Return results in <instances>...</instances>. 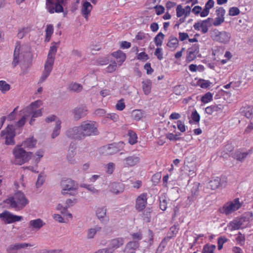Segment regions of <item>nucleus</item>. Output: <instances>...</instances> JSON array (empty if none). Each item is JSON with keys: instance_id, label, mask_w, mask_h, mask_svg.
<instances>
[{"instance_id": "nucleus-13", "label": "nucleus", "mask_w": 253, "mask_h": 253, "mask_svg": "<svg viewBox=\"0 0 253 253\" xmlns=\"http://www.w3.org/2000/svg\"><path fill=\"white\" fill-rule=\"evenodd\" d=\"M141 161L140 154H133L130 155L122 160L123 165L124 167H133L138 165Z\"/></svg>"}, {"instance_id": "nucleus-5", "label": "nucleus", "mask_w": 253, "mask_h": 253, "mask_svg": "<svg viewBox=\"0 0 253 253\" xmlns=\"http://www.w3.org/2000/svg\"><path fill=\"white\" fill-rule=\"evenodd\" d=\"M61 193L62 195H75L78 189L76 182L71 179H63L61 182Z\"/></svg>"}, {"instance_id": "nucleus-49", "label": "nucleus", "mask_w": 253, "mask_h": 253, "mask_svg": "<svg viewBox=\"0 0 253 253\" xmlns=\"http://www.w3.org/2000/svg\"><path fill=\"white\" fill-rule=\"evenodd\" d=\"M57 50V46L56 43H53L50 46L47 57H53L55 58V56Z\"/></svg>"}, {"instance_id": "nucleus-29", "label": "nucleus", "mask_w": 253, "mask_h": 253, "mask_svg": "<svg viewBox=\"0 0 253 253\" xmlns=\"http://www.w3.org/2000/svg\"><path fill=\"white\" fill-rule=\"evenodd\" d=\"M198 51V49L196 46L189 48L187 51L186 61L190 62L194 60L196 58Z\"/></svg>"}, {"instance_id": "nucleus-16", "label": "nucleus", "mask_w": 253, "mask_h": 253, "mask_svg": "<svg viewBox=\"0 0 253 253\" xmlns=\"http://www.w3.org/2000/svg\"><path fill=\"white\" fill-rule=\"evenodd\" d=\"M191 8L190 6L187 5L183 8L181 4H178L176 8V16L177 17H181L184 16V18H180L179 21L180 23L184 22L185 18L188 17L191 13Z\"/></svg>"}, {"instance_id": "nucleus-22", "label": "nucleus", "mask_w": 253, "mask_h": 253, "mask_svg": "<svg viewBox=\"0 0 253 253\" xmlns=\"http://www.w3.org/2000/svg\"><path fill=\"white\" fill-rule=\"evenodd\" d=\"M37 140L33 136H31L26 138L20 145L23 148L32 149L36 147Z\"/></svg>"}, {"instance_id": "nucleus-60", "label": "nucleus", "mask_w": 253, "mask_h": 253, "mask_svg": "<svg viewBox=\"0 0 253 253\" xmlns=\"http://www.w3.org/2000/svg\"><path fill=\"white\" fill-rule=\"evenodd\" d=\"M228 229L230 231H233L237 229V220H234L230 222L228 225Z\"/></svg>"}, {"instance_id": "nucleus-64", "label": "nucleus", "mask_w": 253, "mask_h": 253, "mask_svg": "<svg viewBox=\"0 0 253 253\" xmlns=\"http://www.w3.org/2000/svg\"><path fill=\"white\" fill-rule=\"evenodd\" d=\"M52 218L54 220L58 221L59 223L65 222L63 217L59 214H53L52 215Z\"/></svg>"}, {"instance_id": "nucleus-12", "label": "nucleus", "mask_w": 253, "mask_h": 253, "mask_svg": "<svg viewBox=\"0 0 253 253\" xmlns=\"http://www.w3.org/2000/svg\"><path fill=\"white\" fill-rule=\"evenodd\" d=\"M237 209V198L225 203L222 208L219 209L220 213L225 215H229Z\"/></svg>"}, {"instance_id": "nucleus-32", "label": "nucleus", "mask_w": 253, "mask_h": 253, "mask_svg": "<svg viewBox=\"0 0 253 253\" xmlns=\"http://www.w3.org/2000/svg\"><path fill=\"white\" fill-rule=\"evenodd\" d=\"M112 55L118 60V64L119 66H121L122 63L126 59V54L121 50H118L116 52H114L112 53Z\"/></svg>"}, {"instance_id": "nucleus-57", "label": "nucleus", "mask_w": 253, "mask_h": 253, "mask_svg": "<svg viewBox=\"0 0 253 253\" xmlns=\"http://www.w3.org/2000/svg\"><path fill=\"white\" fill-rule=\"evenodd\" d=\"M198 84L201 88H206L210 86L211 83L207 80H200L198 82Z\"/></svg>"}, {"instance_id": "nucleus-33", "label": "nucleus", "mask_w": 253, "mask_h": 253, "mask_svg": "<svg viewBox=\"0 0 253 253\" xmlns=\"http://www.w3.org/2000/svg\"><path fill=\"white\" fill-rule=\"evenodd\" d=\"M44 150L42 149L37 150L32 155L33 161L36 164H38L44 155Z\"/></svg>"}, {"instance_id": "nucleus-28", "label": "nucleus", "mask_w": 253, "mask_h": 253, "mask_svg": "<svg viewBox=\"0 0 253 253\" xmlns=\"http://www.w3.org/2000/svg\"><path fill=\"white\" fill-rule=\"evenodd\" d=\"M223 109V107L220 105H212L207 107L205 109V112L209 115H212L214 112H221Z\"/></svg>"}, {"instance_id": "nucleus-7", "label": "nucleus", "mask_w": 253, "mask_h": 253, "mask_svg": "<svg viewBox=\"0 0 253 253\" xmlns=\"http://www.w3.org/2000/svg\"><path fill=\"white\" fill-rule=\"evenodd\" d=\"M214 2L213 0H208L204 8L199 5H196L191 9V12L195 16H200L202 18H204L209 14L210 10L214 6Z\"/></svg>"}, {"instance_id": "nucleus-63", "label": "nucleus", "mask_w": 253, "mask_h": 253, "mask_svg": "<svg viewBox=\"0 0 253 253\" xmlns=\"http://www.w3.org/2000/svg\"><path fill=\"white\" fill-rule=\"evenodd\" d=\"M125 106L123 99H121L117 102L116 108L118 110L122 111L125 109Z\"/></svg>"}, {"instance_id": "nucleus-20", "label": "nucleus", "mask_w": 253, "mask_h": 253, "mask_svg": "<svg viewBox=\"0 0 253 253\" xmlns=\"http://www.w3.org/2000/svg\"><path fill=\"white\" fill-rule=\"evenodd\" d=\"M147 201V195L142 193L139 195L136 200L135 207L139 211H142L146 206Z\"/></svg>"}, {"instance_id": "nucleus-27", "label": "nucleus", "mask_w": 253, "mask_h": 253, "mask_svg": "<svg viewBox=\"0 0 253 253\" xmlns=\"http://www.w3.org/2000/svg\"><path fill=\"white\" fill-rule=\"evenodd\" d=\"M87 109L85 106H81L75 108L73 111L74 117L79 120L85 116L87 114Z\"/></svg>"}, {"instance_id": "nucleus-39", "label": "nucleus", "mask_w": 253, "mask_h": 253, "mask_svg": "<svg viewBox=\"0 0 253 253\" xmlns=\"http://www.w3.org/2000/svg\"><path fill=\"white\" fill-rule=\"evenodd\" d=\"M10 89V85L5 81H0V91L4 94Z\"/></svg>"}, {"instance_id": "nucleus-56", "label": "nucleus", "mask_w": 253, "mask_h": 253, "mask_svg": "<svg viewBox=\"0 0 253 253\" xmlns=\"http://www.w3.org/2000/svg\"><path fill=\"white\" fill-rule=\"evenodd\" d=\"M177 128L179 130H180L181 132H184L186 130V126L184 124V122L178 120L176 122Z\"/></svg>"}, {"instance_id": "nucleus-21", "label": "nucleus", "mask_w": 253, "mask_h": 253, "mask_svg": "<svg viewBox=\"0 0 253 253\" xmlns=\"http://www.w3.org/2000/svg\"><path fill=\"white\" fill-rule=\"evenodd\" d=\"M216 17L214 19L212 23L214 26H218L221 24L224 21V15L225 10L222 7H219L216 11Z\"/></svg>"}, {"instance_id": "nucleus-19", "label": "nucleus", "mask_w": 253, "mask_h": 253, "mask_svg": "<svg viewBox=\"0 0 253 253\" xmlns=\"http://www.w3.org/2000/svg\"><path fill=\"white\" fill-rule=\"evenodd\" d=\"M253 214L251 212L243 213L238 219V229L246 227L252 220Z\"/></svg>"}, {"instance_id": "nucleus-45", "label": "nucleus", "mask_w": 253, "mask_h": 253, "mask_svg": "<svg viewBox=\"0 0 253 253\" xmlns=\"http://www.w3.org/2000/svg\"><path fill=\"white\" fill-rule=\"evenodd\" d=\"M104 168L106 173L108 174H112L114 171L115 165L114 163L112 162L109 163L105 166Z\"/></svg>"}, {"instance_id": "nucleus-48", "label": "nucleus", "mask_w": 253, "mask_h": 253, "mask_svg": "<svg viewBox=\"0 0 253 253\" xmlns=\"http://www.w3.org/2000/svg\"><path fill=\"white\" fill-rule=\"evenodd\" d=\"M69 88L70 90L76 92H80L83 89L82 85L81 84L76 83L71 84Z\"/></svg>"}, {"instance_id": "nucleus-55", "label": "nucleus", "mask_w": 253, "mask_h": 253, "mask_svg": "<svg viewBox=\"0 0 253 253\" xmlns=\"http://www.w3.org/2000/svg\"><path fill=\"white\" fill-rule=\"evenodd\" d=\"M179 134H173L172 133H168L166 134V138L170 141H177L180 139Z\"/></svg>"}, {"instance_id": "nucleus-10", "label": "nucleus", "mask_w": 253, "mask_h": 253, "mask_svg": "<svg viewBox=\"0 0 253 253\" xmlns=\"http://www.w3.org/2000/svg\"><path fill=\"white\" fill-rule=\"evenodd\" d=\"M15 128L12 125H8L4 130L1 132V137L5 139V143L6 145H14L15 144Z\"/></svg>"}, {"instance_id": "nucleus-6", "label": "nucleus", "mask_w": 253, "mask_h": 253, "mask_svg": "<svg viewBox=\"0 0 253 253\" xmlns=\"http://www.w3.org/2000/svg\"><path fill=\"white\" fill-rule=\"evenodd\" d=\"M30 52V48L26 45H20V43H17L13 53V60L12 62V65L13 67H16L18 63L22 57H24L25 54H28Z\"/></svg>"}, {"instance_id": "nucleus-34", "label": "nucleus", "mask_w": 253, "mask_h": 253, "mask_svg": "<svg viewBox=\"0 0 253 253\" xmlns=\"http://www.w3.org/2000/svg\"><path fill=\"white\" fill-rule=\"evenodd\" d=\"M178 45V39L174 37H170L169 39V40L167 43V46L171 50H175Z\"/></svg>"}, {"instance_id": "nucleus-35", "label": "nucleus", "mask_w": 253, "mask_h": 253, "mask_svg": "<svg viewBox=\"0 0 253 253\" xmlns=\"http://www.w3.org/2000/svg\"><path fill=\"white\" fill-rule=\"evenodd\" d=\"M61 121L60 120H56V125L51 134V137L55 138L58 136L60 132Z\"/></svg>"}, {"instance_id": "nucleus-38", "label": "nucleus", "mask_w": 253, "mask_h": 253, "mask_svg": "<svg viewBox=\"0 0 253 253\" xmlns=\"http://www.w3.org/2000/svg\"><path fill=\"white\" fill-rule=\"evenodd\" d=\"M219 185L220 179L218 177H216V178L210 181L208 185V187L211 190H215L217 189Z\"/></svg>"}, {"instance_id": "nucleus-9", "label": "nucleus", "mask_w": 253, "mask_h": 253, "mask_svg": "<svg viewBox=\"0 0 253 253\" xmlns=\"http://www.w3.org/2000/svg\"><path fill=\"white\" fill-rule=\"evenodd\" d=\"M23 219V216L14 214L7 211H4L0 213V220L6 224L20 221Z\"/></svg>"}, {"instance_id": "nucleus-54", "label": "nucleus", "mask_w": 253, "mask_h": 253, "mask_svg": "<svg viewBox=\"0 0 253 253\" xmlns=\"http://www.w3.org/2000/svg\"><path fill=\"white\" fill-rule=\"evenodd\" d=\"M45 179V176L42 173H40L39 175L37 182H36V186L37 187H41L43 183H44Z\"/></svg>"}, {"instance_id": "nucleus-24", "label": "nucleus", "mask_w": 253, "mask_h": 253, "mask_svg": "<svg viewBox=\"0 0 253 253\" xmlns=\"http://www.w3.org/2000/svg\"><path fill=\"white\" fill-rule=\"evenodd\" d=\"M230 39V34L225 32H217L214 37L215 41L222 43L228 42Z\"/></svg>"}, {"instance_id": "nucleus-30", "label": "nucleus", "mask_w": 253, "mask_h": 253, "mask_svg": "<svg viewBox=\"0 0 253 253\" xmlns=\"http://www.w3.org/2000/svg\"><path fill=\"white\" fill-rule=\"evenodd\" d=\"M139 247V243L138 241H132L127 243L125 248V252H132L138 249Z\"/></svg>"}, {"instance_id": "nucleus-41", "label": "nucleus", "mask_w": 253, "mask_h": 253, "mask_svg": "<svg viewBox=\"0 0 253 253\" xmlns=\"http://www.w3.org/2000/svg\"><path fill=\"white\" fill-rule=\"evenodd\" d=\"M53 33V26L52 25H47L45 30V41L49 42L51 35Z\"/></svg>"}, {"instance_id": "nucleus-51", "label": "nucleus", "mask_w": 253, "mask_h": 253, "mask_svg": "<svg viewBox=\"0 0 253 253\" xmlns=\"http://www.w3.org/2000/svg\"><path fill=\"white\" fill-rule=\"evenodd\" d=\"M81 187L86 188L93 194H97L99 193V190L96 189L93 186L91 185L83 184L81 185Z\"/></svg>"}, {"instance_id": "nucleus-59", "label": "nucleus", "mask_w": 253, "mask_h": 253, "mask_svg": "<svg viewBox=\"0 0 253 253\" xmlns=\"http://www.w3.org/2000/svg\"><path fill=\"white\" fill-rule=\"evenodd\" d=\"M227 241V238L224 237L218 238L217 241L218 249L220 250L223 248V245Z\"/></svg>"}, {"instance_id": "nucleus-11", "label": "nucleus", "mask_w": 253, "mask_h": 253, "mask_svg": "<svg viewBox=\"0 0 253 253\" xmlns=\"http://www.w3.org/2000/svg\"><path fill=\"white\" fill-rule=\"evenodd\" d=\"M64 0H46V8L50 13H60L63 11L61 3Z\"/></svg>"}, {"instance_id": "nucleus-43", "label": "nucleus", "mask_w": 253, "mask_h": 253, "mask_svg": "<svg viewBox=\"0 0 253 253\" xmlns=\"http://www.w3.org/2000/svg\"><path fill=\"white\" fill-rule=\"evenodd\" d=\"M129 136V143L131 144H134L137 142V136L136 134L132 130H129L128 132Z\"/></svg>"}, {"instance_id": "nucleus-61", "label": "nucleus", "mask_w": 253, "mask_h": 253, "mask_svg": "<svg viewBox=\"0 0 253 253\" xmlns=\"http://www.w3.org/2000/svg\"><path fill=\"white\" fill-rule=\"evenodd\" d=\"M132 115L133 118L136 120H139L143 117L142 112L139 110L133 111Z\"/></svg>"}, {"instance_id": "nucleus-8", "label": "nucleus", "mask_w": 253, "mask_h": 253, "mask_svg": "<svg viewBox=\"0 0 253 253\" xmlns=\"http://www.w3.org/2000/svg\"><path fill=\"white\" fill-rule=\"evenodd\" d=\"M124 244L123 238H116L109 241L108 247L98 250L95 253H114L116 250L122 247Z\"/></svg>"}, {"instance_id": "nucleus-44", "label": "nucleus", "mask_w": 253, "mask_h": 253, "mask_svg": "<svg viewBox=\"0 0 253 253\" xmlns=\"http://www.w3.org/2000/svg\"><path fill=\"white\" fill-rule=\"evenodd\" d=\"M51 71L43 69L41 76L39 80L38 84H42L43 83L50 75Z\"/></svg>"}, {"instance_id": "nucleus-52", "label": "nucleus", "mask_w": 253, "mask_h": 253, "mask_svg": "<svg viewBox=\"0 0 253 253\" xmlns=\"http://www.w3.org/2000/svg\"><path fill=\"white\" fill-rule=\"evenodd\" d=\"M191 118L196 124H199L200 120V116L197 111L194 110L191 115Z\"/></svg>"}, {"instance_id": "nucleus-1", "label": "nucleus", "mask_w": 253, "mask_h": 253, "mask_svg": "<svg viewBox=\"0 0 253 253\" xmlns=\"http://www.w3.org/2000/svg\"><path fill=\"white\" fill-rule=\"evenodd\" d=\"M96 122L90 120L83 122L77 126L68 129L65 135L68 138L81 140L86 136L96 135L99 134Z\"/></svg>"}, {"instance_id": "nucleus-26", "label": "nucleus", "mask_w": 253, "mask_h": 253, "mask_svg": "<svg viewBox=\"0 0 253 253\" xmlns=\"http://www.w3.org/2000/svg\"><path fill=\"white\" fill-rule=\"evenodd\" d=\"M109 188L112 193L118 194L124 191V185L121 183L113 182L109 185Z\"/></svg>"}, {"instance_id": "nucleus-53", "label": "nucleus", "mask_w": 253, "mask_h": 253, "mask_svg": "<svg viewBox=\"0 0 253 253\" xmlns=\"http://www.w3.org/2000/svg\"><path fill=\"white\" fill-rule=\"evenodd\" d=\"M76 152L74 149L71 150L68 153L67 159L68 161L71 164H74L75 163V160L73 158Z\"/></svg>"}, {"instance_id": "nucleus-62", "label": "nucleus", "mask_w": 253, "mask_h": 253, "mask_svg": "<svg viewBox=\"0 0 253 253\" xmlns=\"http://www.w3.org/2000/svg\"><path fill=\"white\" fill-rule=\"evenodd\" d=\"M56 209L60 211L62 214H64L67 211V206H63L61 204H58L56 207Z\"/></svg>"}, {"instance_id": "nucleus-36", "label": "nucleus", "mask_w": 253, "mask_h": 253, "mask_svg": "<svg viewBox=\"0 0 253 253\" xmlns=\"http://www.w3.org/2000/svg\"><path fill=\"white\" fill-rule=\"evenodd\" d=\"M101 227L98 226H95L92 228L88 229L87 232V238L88 239H92L94 237L96 233L99 231Z\"/></svg>"}, {"instance_id": "nucleus-58", "label": "nucleus", "mask_w": 253, "mask_h": 253, "mask_svg": "<svg viewBox=\"0 0 253 253\" xmlns=\"http://www.w3.org/2000/svg\"><path fill=\"white\" fill-rule=\"evenodd\" d=\"M154 55L159 60H162L163 59V49L161 47H157L154 52Z\"/></svg>"}, {"instance_id": "nucleus-46", "label": "nucleus", "mask_w": 253, "mask_h": 253, "mask_svg": "<svg viewBox=\"0 0 253 253\" xmlns=\"http://www.w3.org/2000/svg\"><path fill=\"white\" fill-rule=\"evenodd\" d=\"M164 38V35L161 33L160 32L155 38L154 41L156 45L157 46H161L163 43V41Z\"/></svg>"}, {"instance_id": "nucleus-2", "label": "nucleus", "mask_w": 253, "mask_h": 253, "mask_svg": "<svg viewBox=\"0 0 253 253\" xmlns=\"http://www.w3.org/2000/svg\"><path fill=\"white\" fill-rule=\"evenodd\" d=\"M42 105V101L38 100L31 103L29 106L23 109L20 111L22 118L17 122L16 126L19 127L23 126L26 120L29 118H30L29 124L33 125L36 120V118L41 117L42 115V109H39Z\"/></svg>"}, {"instance_id": "nucleus-15", "label": "nucleus", "mask_w": 253, "mask_h": 253, "mask_svg": "<svg viewBox=\"0 0 253 253\" xmlns=\"http://www.w3.org/2000/svg\"><path fill=\"white\" fill-rule=\"evenodd\" d=\"M124 147V143L120 142L118 143H113L108 146H104L102 150L105 155H113L120 151Z\"/></svg>"}, {"instance_id": "nucleus-4", "label": "nucleus", "mask_w": 253, "mask_h": 253, "mask_svg": "<svg viewBox=\"0 0 253 253\" xmlns=\"http://www.w3.org/2000/svg\"><path fill=\"white\" fill-rule=\"evenodd\" d=\"M14 157L13 163L15 165H22L29 162L32 158L33 153L26 151L21 145H16L12 150Z\"/></svg>"}, {"instance_id": "nucleus-42", "label": "nucleus", "mask_w": 253, "mask_h": 253, "mask_svg": "<svg viewBox=\"0 0 253 253\" xmlns=\"http://www.w3.org/2000/svg\"><path fill=\"white\" fill-rule=\"evenodd\" d=\"M216 246L214 245L207 244L204 246L203 253H215Z\"/></svg>"}, {"instance_id": "nucleus-47", "label": "nucleus", "mask_w": 253, "mask_h": 253, "mask_svg": "<svg viewBox=\"0 0 253 253\" xmlns=\"http://www.w3.org/2000/svg\"><path fill=\"white\" fill-rule=\"evenodd\" d=\"M19 250L17 243L10 245L6 249L7 253H18Z\"/></svg>"}, {"instance_id": "nucleus-25", "label": "nucleus", "mask_w": 253, "mask_h": 253, "mask_svg": "<svg viewBox=\"0 0 253 253\" xmlns=\"http://www.w3.org/2000/svg\"><path fill=\"white\" fill-rule=\"evenodd\" d=\"M240 113L242 115L248 119L252 118L253 113V107L246 104L240 108Z\"/></svg>"}, {"instance_id": "nucleus-50", "label": "nucleus", "mask_w": 253, "mask_h": 253, "mask_svg": "<svg viewBox=\"0 0 253 253\" xmlns=\"http://www.w3.org/2000/svg\"><path fill=\"white\" fill-rule=\"evenodd\" d=\"M29 31L30 29L28 27L21 28L18 30L17 37L19 39H22Z\"/></svg>"}, {"instance_id": "nucleus-23", "label": "nucleus", "mask_w": 253, "mask_h": 253, "mask_svg": "<svg viewBox=\"0 0 253 253\" xmlns=\"http://www.w3.org/2000/svg\"><path fill=\"white\" fill-rule=\"evenodd\" d=\"M45 224V223L41 218L31 220L29 222V228L36 231L39 230Z\"/></svg>"}, {"instance_id": "nucleus-17", "label": "nucleus", "mask_w": 253, "mask_h": 253, "mask_svg": "<svg viewBox=\"0 0 253 253\" xmlns=\"http://www.w3.org/2000/svg\"><path fill=\"white\" fill-rule=\"evenodd\" d=\"M92 5L86 0H84L81 6V13L84 19L87 21L91 15Z\"/></svg>"}, {"instance_id": "nucleus-31", "label": "nucleus", "mask_w": 253, "mask_h": 253, "mask_svg": "<svg viewBox=\"0 0 253 253\" xmlns=\"http://www.w3.org/2000/svg\"><path fill=\"white\" fill-rule=\"evenodd\" d=\"M152 81L150 79H146L142 82V88L145 95L150 93L152 89Z\"/></svg>"}, {"instance_id": "nucleus-18", "label": "nucleus", "mask_w": 253, "mask_h": 253, "mask_svg": "<svg viewBox=\"0 0 253 253\" xmlns=\"http://www.w3.org/2000/svg\"><path fill=\"white\" fill-rule=\"evenodd\" d=\"M107 208L105 206H98L95 209V214L100 221L106 224L109 221V218L106 216Z\"/></svg>"}, {"instance_id": "nucleus-3", "label": "nucleus", "mask_w": 253, "mask_h": 253, "mask_svg": "<svg viewBox=\"0 0 253 253\" xmlns=\"http://www.w3.org/2000/svg\"><path fill=\"white\" fill-rule=\"evenodd\" d=\"M4 203L8 208L19 211L28 205L29 201L23 192L17 191L13 196L6 199Z\"/></svg>"}, {"instance_id": "nucleus-37", "label": "nucleus", "mask_w": 253, "mask_h": 253, "mask_svg": "<svg viewBox=\"0 0 253 253\" xmlns=\"http://www.w3.org/2000/svg\"><path fill=\"white\" fill-rule=\"evenodd\" d=\"M54 60V58L47 57L44 65V69L52 71Z\"/></svg>"}, {"instance_id": "nucleus-40", "label": "nucleus", "mask_w": 253, "mask_h": 253, "mask_svg": "<svg viewBox=\"0 0 253 253\" xmlns=\"http://www.w3.org/2000/svg\"><path fill=\"white\" fill-rule=\"evenodd\" d=\"M213 94L210 92H207L201 98V101L204 104H207L212 100Z\"/></svg>"}, {"instance_id": "nucleus-14", "label": "nucleus", "mask_w": 253, "mask_h": 253, "mask_svg": "<svg viewBox=\"0 0 253 253\" xmlns=\"http://www.w3.org/2000/svg\"><path fill=\"white\" fill-rule=\"evenodd\" d=\"M213 20L211 18H208L207 19L201 20L195 23L193 27L197 31H200L203 34L206 33L209 30V27L211 26V22Z\"/></svg>"}]
</instances>
